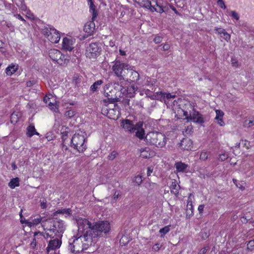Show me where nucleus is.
Listing matches in <instances>:
<instances>
[{"label":"nucleus","instance_id":"obj_64","mask_svg":"<svg viewBox=\"0 0 254 254\" xmlns=\"http://www.w3.org/2000/svg\"><path fill=\"white\" fill-rule=\"evenodd\" d=\"M242 143L244 147H246L247 148H249V146L247 145V141L246 140H242Z\"/></svg>","mask_w":254,"mask_h":254},{"label":"nucleus","instance_id":"obj_58","mask_svg":"<svg viewBox=\"0 0 254 254\" xmlns=\"http://www.w3.org/2000/svg\"><path fill=\"white\" fill-rule=\"evenodd\" d=\"M36 83L35 80H30L27 82L26 85L28 87H31Z\"/></svg>","mask_w":254,"mask_h":254},{"label":"nucleus","instance_id":"obj_13","mask_svg":"<svg viewBox=\"0 0 254 254\" xmlns=\"http://www.w3.org/2000/svg\"><path fill=\"white\" fill-rule=\"evenodd\" d=\"M121 126L126 131L130 133L135 132L136 128V124L134 125L133 122L128 119L123 120L121 122Z\"/></svg>","mask_w":254,"mask_h":254},{"label":"nucleus","instance_id":"obj_39","mask_svg":"<svg viewBox=\"0 0 254 254\" xmlns=\"http://www.w3.org/2000/svg\"><path fill=\"white\" fill-rule=\"evenodd\" d=\"M133 182L138 186L140 185L142 182V176L140 175L135 176L133 179Z\"/></svg>","mask_w":254,"mask_h":254},{"label":"nucleus","instance_id":"obj_24","mask_svg":"<svg viewBox=\"0 0 254 254\" xmlns=\"http://www.w3.org/2000/svg\"><path fill=\"white\" fill-rule=\"evenodd\" d=\"M41 221V219L39 218L32 219L31 221H30L29 220H25V219H24V220H23L22 219L21 220V222L22 223H25V224H27V225L30 227L37 225L38 224L40 223Z\"/></svg>","mask_w":254,"mask_h":254},{"label":"nucleus","instance_id":"obj_62","mask_svg":"<svg viewBox=\"0 0 254 254\" xmlns=\"http://www.w3.org/2000/svg\"><path fill=\"white\" fill-rule=\"evenodd\" d=\"M14 16L16 18H18V19L23 21V22H25V20L20 15V14H14Z\"/></svg>","mask_w":254,"mask_h":254},{"label":"nucleus","instance_id":"obj_28","mask_svg":"<svg viewBox=\"0 0 254 254\" xmlns=\"http://www.w3.org/2000/svg\"><path fill=\"white\" fill-rule=\"evenodd\" d=\"M175 167L177 169V171L178 172H185L187 167H188V165L187 164H186L184 163H183L182 162H176L175 164Z\"/></svg>","mask_w":254,"mask_h":254},{"label":"nucleus","instance_id":"obj_44","mask_svg":"<svg viewBox=\"0 0 254 254\" xmlns=\"http://www.w3.org/2000/svg\"><path fill=\"white\" fill-rule=\"evenodd\" d=\"M254 249V239L253 240L249 241L248 244L247 250L252 251Z\"/></svg>","mask_w":254,"mask_h":254},{"label":"nucleus","instance_id":"obj_29","mask_svg":"<svg viewBox=\"0 0 254 254\" xmlns=\"http://www.w3.org/2000/svg\"><path fill=\"white\" fill-rule=\"evenodd\" d=\"M103 83V80H98L95 82L91 86L90 90L92 92H97L100 88L101 85Z\"/></svg>","mask_w":254,"mask_h":254},{"label":"nucleus","instance_id":"obj_42","mask_svg":"<svg viewBox=\"0 0 254 254\" xmlns=\"http://www.w3.org/2000/svg\"><path fill=\"white\" fill-rule=\"evenodd\" d=\"M162 245L160 244L159 243H157L154 245L153 246L152 248V250L154 252H158L160 249L162 248Z\"/></svg>","mask_w":254,"mask_h":254},{"label":"nucleus","instance_id":"obj_33","mask_svg":"<svg viewBox=\"0 0 254 254\" xmlns=\"http://www.w3.org/2000/svg\"><path fill=\"white\" fill-rule=\"evenodd\" d=\"M19 186V179L17 177L11 179L8 183V186L11 189H14L16 187Z\"/></svg>","mask_w":254,"mask_h":254},{"label":"nucleus","instance_id":"obj_50","mask_svg":"<svg viewBox=\"0 0 254 254\" xmlns=\"http://www.w3.org/2000/svg\"><path fill=\"white\" fill-rule=\"evenodd\" d=\"M208 153L206 152H202L200 155V159L206 160L208 158Z\"/></svg>","mask_w":254,"mask_h":254},{"label":"nucleus","instance_id":"obj_45","mask_svg":"<svg viewBox=\"0 0 254 254\" xmlns=\"http://www.w3.org/2000/svg\"><path fill=\"white\" fill-rule=\"evenodd\" d=\"M65 117L71 118L75 115V112L73 110H68L64 113Z\"/></svg>","mask_w":254,"mask_h":254},{"label":"nucleus","instance_id":"obj_21","mask_svg":"<svg viewBox=\"0 0 254 254\" xmlns=\"http://www.w3.org/2000/svg\"><path fill=\"white\" fill-rule=\"evenodd\" d=\"M216 117L215 120L217 123L220 126L223 127L225 125L224 122L223 120V117L224 115L223 111L220 110H215Z\"/></svg>","mask_w":254,"mask_h":254},{"label":"nucleus","instance_id":"obj_35","mask_svg":"<svg viewBox=\"0 0 254 254\" xmlns=\"http://www.w3.org/2000/svg\"><path fill=\"white\" fill-rule=\"evenodd\" d=\"M57 214H65L66 216H69L71 215V210L69 208L59 209L54 213V215L55 216Z\"/></svg>","mask_w":254,"mask_h":254},{"label":"nucleus","instance_id":"obj_27","mask_svg":"<svg viewBox=\"0 0 254 254\" xmlns=\"http://www.w3.org/2000/svg\"><path fill=\"white\" fill-rule=\"evenodd\" d=\"M105 95L107 97V99L104 100V102L105 103H114L120 100L119 98L117 96L113 97L112 96H111L108 92L106 93Z\"/></svg>","mask_w":254,"mask_h":254},{"label":"nucleus","instance_id":"obj_14","mask_svg":"<svg viewBox=\"0 0 254 254\" xmlns=\"http://www.w3.org/2000/svg\"><path fill=\"white\" fill-rule=\"evenodd\" d=\"M134 1L137 3L141 7L149 9L151 11L153 12L156 11V8L154 5L151 4V2L150 0H134Z\"/></svg>","mask_w":254,"mask_h":254},{"label":"nucleus","instance_id":"obj_38","mask_svg":"<svg viewBox=\"0 0 254 254\" xmlns=\"http://www.w3.org/2000/svg\"><path fill=\"white\" fill-rule=\"evenodd\" d=\"M170 225H168V226H166L160 229L159 233H161L160 237L161 238H164L165 234H166L167 233H168L170 231Z\"/></svg>","mask_w":254,"mask_h":254},{"label":"nucleus","instance_id":"obj_23","mask_svg":"<svg viewBox=\"0 0 254 254\" xmlns=\"http://www.w3.org/2000/svg\"><path fill=\"white\" fill-rule=\"evenodd\" d=\"M193 215V205L191 199L189 197L186 209V217L190 218Z\"/></svg>","mask_w":254,"mask_h":254},{"label":"nucleus","instance_id":"obj_18","mask_svg":"<svg viewBox=\"0 0 254 254\" xmlns=\"http://www.w3.org/2000/svg\"><path fill=\"white\" fill-rule=\"evenodd\" d=\"M94 21V20H92L87 22L84 27V31L90 35H93L95 30V24Z\"/></svg>","mask_w":254,"mask_h":254},{"label":"nucleus","instance_id":"obj_25","mask_svg":"<svg viewBox=\"0 0 254 254\" xmlns=\"http://www.w3.org/2000/svg\"><path fill=\"white\" fill-rule=\"evenodd\" d=\"M180 188V187L179 185H178L177 181L174 180L172 182V184L170 186L171 192L175 194L176 196H178Z\"/></svg>","mask_w":254,"mask_h":254},{"label":"nucleus","instance_id":"obj_30","mask_svg":"<svg viewBox=\"0 0 254 254\" xmlns=\"http://www.w3.org/2000/svg\"><path fill=\"white\" fill-rule=\"evenodd\" d=\"M89 8H90V12L92 13V20H95L97 16L98 13L96 10V6L94 4L93 2L89 3Z\"/></svg>","mask_w":254,"mask_h":254},{"label":"nucleus","instance_id":"obj_52","mask_svg":"<svg viewBox=\"0 0 254 254\" xmlns=\"http://www.w3.org/2000/svg\"><path fill=\"white\" fill-rule=\"evenodd\" d=\"M129 240H127V237L125 236H123L120 241L121 244H122L124 245H126L128 243Z\"/></svg>","mask_w":254,"mask_h":254},{"label":"nucleus","instance_id":"obj_54","mask_svg":"<svg viewBox=\"0 0 254 254\" xmlns=\"http://www.w3.org/2000/svg\"><path fill=\"white\" fill-rule=\"evenodd\" d=\"M231 16L237 20H239L240 18L239 14L235 11H231Z\"/></svg>","mask_w":254,"mask_h":254},{"label":"nucleus","instance_id":"obj_9","mask_svg":"<svg viewBox=\"0 0 254 254\" xmlns=\"http://www.w3.org/2000/svg\"><path fill=\"white\" fill-rule=\"evenodd\" d=\"M50 58L54 61L56 62L61 65H64L67 64L68 59L65 58V56L57 49H51L49 51Z\"/></svg>","mask_w":254,"mask_h":254},{"label":"nucleus","instance_id":"obj_40","mask_svg":"<svg viewBox=\"0 0 254 254\" xmlns=\"http://www.w3.org/2000/svg\"><path fill=\"white\" fill-rule=\"evenodd\" d=\"M18 3H16L17 6L19 7L22 10H25L27 7L24 2V0H18Z\"/></svg>","mask_w":254,"mask_h":254},{"label":"nucleus","instance_id":"obj_11","mask_svg":"<svg viewBox=\"0 0 254 254\" xmlns=\"http://www.w3.org/2000/svg\"><path fill=\"white\" fill-rule=\"evenodd\" d=\"M186 119L190 120L196 123H204V119L202 115L198 112L193 109V111L190 112L187 117Z\"/></svg>","mask_w":254,"mask_h":254},{"label":"nucleus","instance_id":"obj_34","mask_svg":"<svg viewBox=\"0 0 254 254\" xmlns=\"http://www.w3.org/2000/svg\"><path fill=\"white\" fill-rule=\"evenodd\" d=\"M20 116L21 115L19 113L13 112L10 116L11 123L13 124H15L17 123Z\"/></svg>","mask_w":254,"mask_h":254},{"label":"nucleus","instance_id":"obj_51","mask_svg":"<svg viewBox=\"0 0 254 254\" xmlns=\"http://www.w3.org/2000/svg\"><path fill=\"white\" fill-rule=\"evenodd\" d=\"M152 1H153V2H155V4H156V5L158 7V8H159V9H156V11H157V12H159V13H163V12H164V9H163V7H162V6H160V5H159L158 4V3H157V0H152Z\"/></svg>","mask_w":254,"mask_h":254},{"label":"nucleus","instance_id":"obj_60","mask_svg":"<svg viewBox=\"0 0 254 254\" xmlns=\"http://www.w3.org/2000/svg\"><path fill=\"white\" fill-rule=\"evenodd\" d=\"M50 109L55 113H59V110L57 106L55 105L54 106L50 107Z\"/></svg>","mask_w":254,"mask_h":254},{"label":"nucleus","instance_id":"obj_55","mask_svg":"<svg viewBox=\"0 0 254 254\" xmlns=\"http://www.w3.org/2000/svg\"><path fill=\"white\" fill-rule=\"evenodd\" d=\"M225 30V29H222L221 28L216 27L214 29V31H215V32L219 35H222Z\"/></svg>","mask_w":254,"mask_h":254},{"label":"nucleus","instance_id":"obj_26","mask_svg":"<svg viewBox=\"0 0 254 254\" xmlns=\"http://www.w3.org/2000/svg\"><path fill=\"white\" fill-rule=\"evenodd\" d=\"M151 98L152 99L158 100L161 101H164L166 102L165 97V92H158L156 91L155 92V94H154L152 96Z\"/></svg>","mask_w":254,"mask_h":254},{"label":"nucleus","instance_id":"obj_47","mask_svg":"<svg viewBox=\"0 0 254 254\" xmlns=\"http://www.w3.org/2000/svg\"><path fill=\"white\" fill-rule=\"evenodd\" d=\"M162 39H163V37H162L159 35H156L153 39V41L156 44H159L162 42Z\"/></svg>","mask_w":254,"mask_h":254},{"label":"nucleus","instance_id":"obj_46","mask_svg":"<svg viewBox=\"0 0 254 254\" xmlns=\"http://www.w3.org/2000/svg\"><path fill=\"white\" fill-rule=\"evenodd\" d=\"M228 155L226 153H223L219 155V157L218 158V160L221 161H224L226 160L228 158Z\"/></svg>","mask_w":254,"mask_h":254},{"label":"nucleus","instance_id":"obj_36","mask_svg":"<svg viewBox=\"0 0 254 254\" xmlns=\"http://www.w3.org/2000/svg\"><path fill=\"white\" fill-rule=\"evenodd\" d=\"M54 28L51 26H48L47 27H45L43 29V33L45 36L49 39V37L51 34H52V30L54 29Z\"/></svg>","mask_w":254,"mask_h":254},{"label":"nucleus","instance_id":"obj_12","mask_svg":"<svg viewBox=\"0 0 254 254\" xmlns=\"http://www.w3.org/2000/svg\"><path fill=\"white\" fill-rule=\"evenodd\" d=\"M140 75L135 70L129 68L127 72V76L126 78L127 80H129L131 82H135L139 85L141 84L139 82Z\"/></svg>","mask_w":254,"mask_h":254},{"label":"nucleus","instance_id":"obj_49","mask_svg":"<svg viewBox=\"0 0 254 254\" xmlns=\"http://www.w3.org/2000/svg\"><path fill=\"white\" fill-rule=\"evenodd\" d=\"M222 35H221V37L225 40H226L227 41L230 39V35L227 32H226L225 30Z\"/></svg>","mask_w":254,"mask_h":254},{"label":"nucleus","instance_id":"obj_20","mask_svg":"<svg viewBox=\"0 0 254 254\" xmlns=\"http://www.w3.org/2000/svg\"><path fill=\"white\" fill-rule=\"evenodd\" d=\"M53 43H57L60 39V35L59 32L56 29L52 30V34L50 35L48 39Z\"/></svg>","mask_w":254,"mask_h":254},{"label":"nucleus","instance_id":"obj_48","mask_svg":"<svg viewBox=\"0 0 254 254\" xmlns=\"http://www.w3.org/2000/svg\"><path fill=\"white\" fill-rule=\"evenodd\" d=\"M176 96L175 94H172L170 93H165V97L166 102L167 101V100L169 101L170 99L174 98L176 97Z\"/></svg>","mask_w":254,"mask_h":254},{"label":"nucleus","instance_id":"obj_56","mask_svg":"<svg viewBox=\"0 0 254 254\" xmlns=\"http://www.w3.org/2000/svg\"><path fill=\"white\" fill-rule=\"evenodd\" d=\"M218 4L223 9H226V6L223 0H218L217 1Z\"/></svg>","mask_w":254,"mask_h":254},{"label":"nucleus","instance_id":"obj_37","mask_svg":"<svg viewBox=\"0 0 254 254\" xmlns=\"http://www.w3.org/2000/svg\"><path fill=\"white\" fill-rule=\"evenodd\" d=\"M17 69V68L15 67L14 65H9L6 67L5 72L7 75H11L15 72Z\"/></svg>","mask_w":254,"mask_h":254},{"label":"nucleus","instance_id":"obj_5","mask_svg":"<svg viewBox=\"0 0 254 254\" xmlns=\"http://www.w3.org/2000/svg\"><path fill=\"white\" fill-rule=\"evenodd\" d=\"M129 67H130L128 64L122 63L119 61H116L112 69L119 80H121L126 79L127 76V72Z\"/></svg>","mask_w":254,"mask_h":254},{"label":"nucleus","instance_id":"obj_10","mask_svg":"<svg viewBox=\"0 0 254 254\" xmlns=\"http://www.w3.org/2000/svg\"><path fill=\"white\" fill-rule=\"evenodd\" d=\"M82 237V235H80L78 238L74 239L72 243H69V250L71 252L79 253L83 251V249L81 245V238Z\"/></svg>","mask_w":254,"mask_h":254},{"label":"nucleus","instance_id":"obj_2","mask_svg":"<svg viewBox=\"0 0 254 254\" xmlns=\"http://www.w3.org/2000/svg\"><path fill=\"white\" fill-rule=\"evenodd\" d=\"M43 226L45 230L54 233L58 237H62L65 229L63 221L57 219L47 220Z\"/></svg>","mask_w":254,"mask_h":254},{"label":"nucleus","instance_id":"obj_16","mask_svg":"<svg viewBox=\"0 0 254 254\" xmlns=\"http://www.w3.org/2000/svg\"><path fill=\"white\" fill-rule=\"evenodd\" d=\"M182 149L189 150L192 148V141L189 138H183L180 143Z\"/></svg>","mask_w":254,"mask_h":254},{"label":"nucleus","instance_id":"obj_61","mask_svg":"<svg viewBox=\"0 0 254 254\" xmlns=\"http://www.w3.org/2000/svg\"><path fill=\"white\" fill-rule=\"evenodd\" d=\"M153 169L152 167H148L147 168V176H150L151 174L152 173Z\"/></svg>","mask_w":254,"mask_h":254},{"label":"nucleus","instance_id":"obj_57","mask_svg":"<svg viewBox=\"0 0 254 254\" xmlns=\"http://www.w3.org/2000/svg\"><path fill=\"white\" fill-rule=\"evenodd\" d=\"M204 205L203 204L199 205L198 207V210L200 214H202L203 213Z\"/></svg>","mask_w":254,"mask_h":254},{"label":"nucleus","instance_id":"obj_7","mask_svg":"<svg viewBox=\"0 0 254 254\" xmlns=\"http://www.w3.org/2000/svg\"><path fill=\"white\" fill-rule=\"evenodd\" d=\"M85 140L83 135L74 134L71 140V146L79 152H82L86 148V146L84 144Z\"/></svg>","mask_w":254,"mask_h":254},{"label":"nucleus","instance_id":"obj_43","mask_svg":"<svg viewBox=\"0 0 254 254\" xmlns=\"http://www.w3.org/2000/svg\"><path fill=\"white\" fill-rule=\"evenodd\" d=\"M118 155V153L116 151H113L108 156L110 160H113Z\"/></svg>","mask_w":254,"mask_h":254},{"label":"nucleus","instance_id":"obj_6","mask_svg":"<svg viewBox=\"0 0 254 254\" xmlns=\"http://www.w3.org/2000/svg\"><path fill=\"white\" fill-rule=\"evenodd\" d=\"M102 48L98 43H92L86 47L85 55L89 59H96L101 54Z\"/></svg>","mask_w":254,"mask_h":254},{"label":"nucleus","instance_id":"obj_17","mask_svg":"<svg viewBox=\"0 0 254 254\" xmlns=\"http://www.w3.org/2000/svg\"><path fill=\"white\" fill-rule=\"evenodd\" d=\"M143 123L139 122L136 124L135 136L140 139H142L144 137V130L142 128Z\"/></svg>","mask_w":254,"mask_h":254},{"label":"nucleus","instance_id":"obj_59","mask_svg":"<svg viewBox=\"0 0 254 254\" xmlns=\"http://www.w3.org/2000/svg\"><path fill=\"white\" fill-rule=\"evenodd\" d=\"M170 48V46L168 44H165L164 45H163L162 47V49L164 51L169 50Z\"/></svg>","mask_w":254,"mask_h":254},{"label":"nucleus","instance_id":"obj_22","mask_svg":"<svg viewBox=\"0 0 254 254\" xmlns=\"http://www.w3.org/2000/svg\"><path fill=\"white\" fill-rule=\"evenodd\" d=\"M156 81L155 79H152L149 77H147L145 85L149 87L148 90H151L155 92L158 86L155 85Z\"/></svg>","mask_w":254,"mask_h":254},{"label":"nucleus","instance_id":"obj_63","mask_svg":"<svg viewBox=\"0 0 254 254\" xmlns=\"http://www.w3.org/2000/svg\"><path fill=\"white\" fill-rule=\"evenodd\" d=\"M119 195H120L119 193V192L117 193V191H116L113 195L114 199H115V200L117 199L119 197Z\"/></svg>","mask_w":254,"mask_h":254},{"label":"nucleus","instance_id":"obj_4","mask_svg":"<svg viewBox=\"0 0 254 254\" xmlns=\"http://www.w3.org/2000/svg\"><path fill=\"white\" fill-rule=\"evenodd\" d=\"M91 240L99 236L102 233L106 234L110 230V224L107 221H101L92 225Z\"/></svg>","mask_w":254,"mask_h":254},{"label":"nucleus","instance_id":"obj_31","mask_svg":"<svg viewBox=\"0 0 254 254\" xmlns=\"http://www.w3.org/2000/svg\"><path fill=\"white\" fill-rule=\"evenodd\" d=\"M27 135L29 137L32 136L34 134L37 135H39V133L36 131L35 128L34 126L30 125L27 128Z\"/></svg>","mask_w":254,"mask_h":254},{"label":"nucleus","instance_id":"obj_8","mask_svg":"<svg viewBox=\"0 0 254 254\" xmlns=\"http://www.w3.org/2000/svg\"><path fill=\"white\" fill-rule=\"evenodd\" d=\"M176 102L177 104H178V106L179 108L181 109V110L183 112L184 116L185 117V119L187 117H188V115L193 111V107L190 102L185 99H182L179 98L177 101H174V105H175V103Z\"/></svg>","mask_w":254,"mask_h":254},{"label":"nucleus","instance_id":"obj_53","mask_svg":"<svg viewBox=\"0 0 254 254\" xmlns=\"http://www.w3.org/2000/svg\"><path fill=\"white\" fill-rule=\"evenodd\" d=\"M37 245V242L36 240V237L34 236V238L32 240V241L31 242L30 246V248L32 249H34Z\"/></svg>","mask_w":254,"mask_h":254},{"label":"nucleus","instance_id":"obj_19","mask_svg":"<svg viewBox=\"0 0 254 254\" xmlns=\"http://www.w3.org/2000/svg\"><path fill=\"white\" fill-rule=\"evenodd\" d=\"M62 242L60 241L58 238L54 240L50 241L48 247L47 248V251H49L50 250H54L57 248H60Z\"/></svg>","mask_w":254,"mask_h":254},{"label":"nucleus","instance_id":"obj_1","mask_svg":"<svg viewBox=\"0 0 254 254\" xmlns=\"http://www.w3.org/2000/svg\"><path fill=\"white\" fill-rule=\"evenodd\" d=\"M167 139L164 134L157 131L149 132L145 136V140L148 143L158 148L164 147Z\"/></svg>","mask_w":254,"mask_h":254},{"label":"nucleus","instance_id":"obj_3","mask_svg":"<svg viewBox=\"0 0 254 254\" xmlns=\"http://www.w3.org/2000/svg\"><path fill=\"white\" fill-rule=\"evenodd\" d=\"M78 234L82 235L85 241L91 240L92 224L85 218H80L77 220Z\"/></svg>","mask_w":254,"mask_h":254},{"label":"nucleus","instance_id":"obj_32","mask_svg":"<svg viewBox=\"0 0 254 254\" xmlns=\"http://www.w3.org/2000/svg\"><path fill=\"white\" fill-rule=\"evenodd\" d=\"M38 234L43 236L45 237V239H48V238H54L55 236H57V235H55L54 233L50 232L49 231H47V232H46L45 234L40 232H35L34 233V236L36 237Z\"/></svg>","mask_w":254,"mask_h":254},{"label":"nucleus","instance_id":"obj_41","mask_svg":"<svg viewBox=\"0 0 254 254\" xmlns=\"http://www.w3.org/2000/svg\"><path fill=\"white\" fill-rule=\"evenodd\" d=\"M141 156H142L143 158H147L149 157L150 154L148 152L146 149H141Z\"/></svg>","mask_w":254,"mask_h":254},{"label":"nucleus","instance_id":"obj_15","mask_svg":"<svg viewBox=\"0 0 254 254\" xmlns=\"http://www.w3.org/2000/svg\"><path fill=\"white\" fill-rule=\"evenodd\" d=\"M62 48L63 50L66 51L71 52L73 49V40L64 37L63 40Z\"/></svg>","mask_w":254,"mask_h":254}]
</instances>
